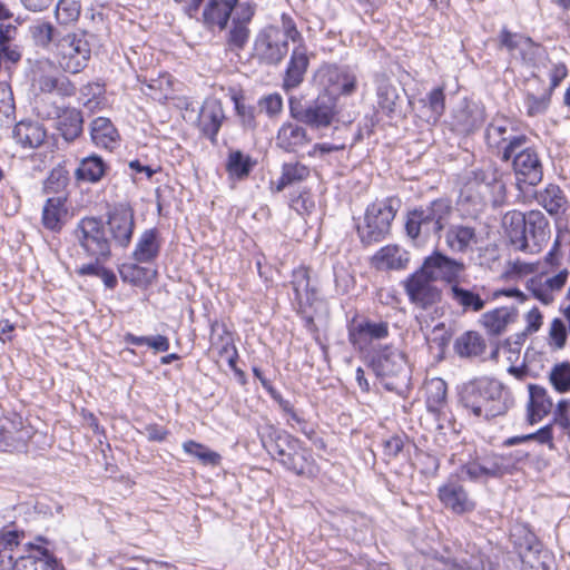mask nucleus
Returning <instances> with one entry per match:
<instances>
[{
	"label": "nucleus",
	"instance_id": "60",
	"mask_svg": "<svg viewBox=\"0 0 570 570\" xmlns=\"http://www.w3.org/2000/svg\"><path fill=\"white\" fill-rule=\"evenodd\" d=\"M570 400L569 399H562L560 400L556 409L553 411V420L552 425L556 424L560 426L563 432L570 436Z\"/></svg>",
	"mask_w": 570,
	"mask_h": 570
},
{
	"label": "nucleus",
	"instance_id": "50",
	"mask_svg": "<svg viewBox=\"0 0 570 570\" xmlns=\"http://www.w3.org/2000/svg\"><path fill=\"white\" fill-rule=\"evenodd\" d=\"M30 33L35 43L42 48H48L52 42L56 43L57 40L63 36V32L59 28L46 21L31 26Z\"/></svg>",
	"mask_w": 570,
	"mask_h": 570
},
{
	"label": "nucleus",
	"instance_id": "49",
	"mask_svg": "<svg viewBox=\"0 0 570 570\" xmlns=\"http://www.w3.org/2000/svg\"><path fill=\"white\" fill-rule=\"evenodd\" d=\"M19 534L14 530L0 531V570L13 567V549L19 546Z\"/></svg>",
	"mask_w": 570,
	"mask_h": 570
},
{
	"label": "nucleus",
	"instance_id": "8",
	"mask_svg": "<svg viewBox=\"0 0 570 570\" xmlns=\"http://www.w3.org/2000/svg\"><path fill=\"white\" fill-rule=\"evenodd\" d=\"M91 57L86 32H66L56 42V58L60 68L70 73L83 70Z\"/></svg>",
	"mask_w": 570,
	"mask_h": 570
},
{
	"label": "nucleus",
	"instance_id": "25",
	"mask_svg": "<svg viewBox=\"0 0 570 570\" xmlns=\"http://www.w3.org/2000/svg\"><path fill=\"white\" fill-rule=\"evenodd\" d=\"M527 229L524 230L527 242L530 243V247L527 252L537 253L540 250L543 243L549 239L550 225L540 210H530L525 214Z\"/></svg>",
	"mask_w": 570,
	"mask_h": 570
},
{
	"label": "nucleus",
	"instance_id": "18",
	"mask_svg": "<svg viewBox=\"0 0 570 570\" xmlns=\"http://www.w3.org/2000/svg\"><path fill=\"white\" fill-rule=\"evenodd\" d=\"M421 570H483V560L479 554L462 553L450 559L443 556H420Z\"/></svg>",
	"mask_w": 570,
	"mask_h": 570
},
{
	"label": "nucleus",
	"instance_id": "3",
	"mask_svg": "<svg viewBox=\"0 0 570 570\" xmlns=\"http://www.w3.org/2000/svg\"><path fill=\"white\" fill-rule=\"evenodd\" d=\"M301 40L302 32L294 17L283 12L277 23L264 27L256 35L254 56L261 63L275 67L287 56L289 41L294 45Z\"/></svg>",
	"mask_w": 570,
	"mask_h": 570
},
{
	"label": "nucleus",
	"instance_id": "45",
	"mask_svg": "<svg viewBox=\"0 0 570 570\" xmlns=\"http://www.w3.org/2000/svg\"><path fill=\"white\" fill-rule=\"evenodd\" d=\"M454 117L455 126L464 134L473 132L484 120L483 110L478 106H465L459 109Z\"/></svg>",
	"mask_w": 570,
	"mask_h": 570
},
{
	"label": "nucleus",
	"instance_id": "31",
	"mask_svg": "<svg viewBox=\"0 0 570 570\" xmlns=\"http://www.w3.org/2000/svg\"><path fill=\"white\" fill-rule=\"evenodd\" d=\"M553 407L548 391L535 384H529L528 422L533 425L547 416Z\"/></svg>",
	"mask_w": 570,
	"mask_h": 570
},
{
	"label": "nucleus",
	"instance_id": "27",
	"mask_svg": "<svg viewBox=\"0 0 570 570\" xmlns=\"http://www.w3.org/2000/svg\"><path fill=\"white\" fill-rule=\"evenodd\" d=\"M377 106L387 117H392L397 111L400 96L396 87L385 73L374 76Z\"/></svg>",
	"mask_w": 570,
	"mask_h": 570
},
{
	"label": "nucleus",
	"instance_id": "53",
	"mask_svg": "<svg viewBox=\"0 0 570 570\" xmlns=\"http://www.w3.org/2000/svg\"><path fill=\"white\" fill-rule=\"evenodd\" d=\"M549 382L559 393L570 392V363L554 364L549 372Z\"/></svg>",
	"mask_w": 570,
	"mask_h": 570
},
{
	"label": "nucleus",
	"instance_id": "38",
	"mask_svg": "<svg viewBox=\"0 0 570 570\" xmlns=\"http://www.w3.org/2000/svg\"><path fill=\"white\" fill-rule=\"evenodd\" d=\"M11 570H57V561L46 550L37 548L14 559Z\"/></svg>",
	"mask_w": 570,
	"mask_h": 570
},
{
	"label": "nucleus",
	"instance_id": "48",
	"mask_svg": "<svg viewBox=\"0 0 570 570\" xmlns=\"http://www.w3.org/2000/svg\"><path fill=\"white\" fill-rule=\"evenodd\" d=\"M309 173V167L299 161L285 163L282 167V176L277 181L276 190L281 191L288 185L305 180Z\"/></svg>",
	"mask_w": 570,
	"mask_h": 570
},
{
	"label": "nucleus",
	"instance_id": "35",
	"mask_svg": "<svg viewBox=\"0 0 570 570\" xmlns=\"http://www.w3.org/2000/svg\"><path fill=\"white\" fill-rule=\"evenodd\" d=\"M56 128L67 142L75 141L83 131L82 112L75 107H66L56 122Z\"/></svg>",
	"mask_w": 570,
	"mask_h": 570
},
{
	"label": "nucleus",
	"instance_id": "47",
	"mask_svg": "<svg viewBox=\"0 0 570 570\" xmlns=\"http://www.w3.org/2000/svg\"><path fill=\"white\" fill-rule=\"evenodd\" d=\"M256 161L240 150L230 151L226 163V170L232 177L237 179L246 178L253 170Z\"/></svg>",
	"mask_w": 570,
	"mask_h": 570
},
{
	"label": "nucleus",
	"instance_id": "57",
	"mask_svg": "<svg viewBox=\"0 0 570 570\" xmlns=\"http://www.w3.org/2000/svg\"><path fill=\"white\" fill-rule=\"evenodd\" d=\"M236 114L240 119V124L246 130H255L257 128L256 107L246 105L243 99L233 97Z\"/></svg>",
	"mask_w": 570,
	"mask_h": 570
},
{
	"label": "nucleus",
	"instance_id": "41",
	"mask_svg": "<svg viewBox=\"0 0 570 570\" xmlns=\"http://www.w3.org/2000/svg\"><path fill=\"white\" fill-rule=\"evenodd\" d=\"M236 3L237 0H209L203 13L205 22L224 29Z\"/></svg>",
	"mask_w": 570,
	"mask_h": 570
},
{
	"label": "nucleus",
	"instance_id": "62",
	"mask_svg": "<svg viewBox=\"0 0 570 570\" xmlns=\"http://www.w3.org/2000/svg\"><path fill=\"white\" fill-rule=\"evenodd\" d=\"M426 105L434 119H439L445 109V95L443 88L438 87L431 90L426 96Z\"/></svg>",
	"mask_w": 570,
	"mask_h": 570
},
{
	"label": "nucleus",
	"instance_id": "2",
	"mask_svg": "<svg viewBox=\"0 0 570 570\" xmlns=\"http://www.w3.org/2000/svg\"><path fill=\"white\" fill-rule=\"evenodd\" d=\"M261 440L272 459L287 471L306 478H313L316 474L317 469L312 454L297 438L288 432L269 426Z\"/></svg>",
	"mask_w": 570,
	"mask_h": 570
},
{
	"label": "nucleus",
	"instance_id": "55",
	"mask_svg": "<svg viewBox=\"0 0 570 570\" xmlns=\"http://www.w3.org/2000/svg\"><path fill=\"white\" fill-rule=\"evenodd\" d=\"M105 94V86L99 81L83 85L79 90V101L88 109H95Z\"/></svg>",
	"mask_w": 570,
	"mask_h": 570
},
{
	"label": "nucleus",
	"instance_id": "1",
	"mask_svg": "<svg viewBox=\"0 0 570 570\" xmlns=\"http://www.w3.org/2000/svg\"><path fill=\"white\" fill-rule=\"evenodd\" d=\"M462 404L476 417L491 420L503 415L513 405V399L504 385L491 377H478L463 384Z\"/></svg>",
	"mask_w": 570,
	"mask_h": 570
},
{
	"label": "nucleus",
	"instance_id": "33",
	"mask_svg": "<svg viewBox=\"0 0 570 570\" xmlns=\"http://www.w3.org/2000/svg\"><path fill=\"white\" fill-rule=\"evenodd\" d=\"M309 140L311 138L306 129L293 122L283 124L276 136V145L287 153L297 151L298 148L308 144Z\"/></svg>",
	"mask_w": 570,
	"mask_h": 570
},
{
	"label": "nucleus",
	"instance_id": "26",
	"mask_svg": "<svg viewBox=\"0 0 570 570\" xmlns=\"http://www.w3.org/2000/svg\"><path fill=\"white\" fill-rule=\"evenodd\" d=\"M160 248L161 238L159 230L157 228H149L139 235L131 257L140 264L153 263L158 258Z\"/></svg>",
	"mask_w": 570,
	"mask_h": 570
},
{
	"label": "nucleus",
	"instance_id": "56",
	"mask_svg": "<svg viewBox=\"0 0 570 570\" xmlns=\"http://www.w3.org/2000/svg\"><path fill=\"white\" fill-rule=\"evenodd\" d=\"M183 448L186 453L196 456L204 464L216 465L220 461V455L217 452L195 441L185 442Z\"/></svg>",
	"mask_w": 570,
	"mask_h": 570
},
{
	"label": "nucleus",
	"instance_id": "7",
	"mask_svg": "<svg viewBox=\"0 0 570 570\" xmlns=\"http://www.w3.org/2000/svg\"><path fill=\"white\" fill-rule=\"evenodd\" d=\"M73 236L87 256L97 261L110 258L111 240L100 218L94 216L81 218L73 230Z\"/></svg>",
	"mask_w": 570,
	"mask_h": 570
},
{
	"label": "nucleus",
	"instance_id": "32",
	"mask_svg": "<svg viewBox=\"0 0 570 570\" xmlns=\"http://www.w3.org/2000/svg\"><path fill=\"white\" fill-rule=\"evenodd\" d=\"M13 138L23 148H38L45 142L47 130L38 121L21 120L13 128Z\"/></svg>",
	"mask_w": 570,
	"mask_h": 570
},
{
	"label": "nucleus",
	"instance_id": "20",
	"mask_svg": "<svg viewBox=\"0 0 570 570\" xmlns=\"http://www.w3.org/2000/svg\"><path fill=\"white\" fill-rule=\"evenodd\" d=\"M225 120V112L222 102L216 98L204 100L196 121L197 128L212 142H216V137Z\"/></svg>",
	"mask_w": 570,
	"mask_h": 570
},
{
	"label": "nucleus",
	"instance_id": "15",
	"mask_svg": "<svg viewBox=\"0 0 570 570\" xmlns=\"http://www.w3.org/2000/svg\"><path fill=\"white\" fill-rule=\"evenodd\" d=\"M289 111L295 120L315 129L327 128L335 117L334 101L328 96H318L306 107L291 106Z\"/></svg>",
	"mask_w": 570,
	"mask_h": 570
},
{
	"label": "nucleus",
	"instance_id": "42",
	"mask_svg": "<svg viewBox=\"0 0 570 570\" xmlns=\"http://www.w3.org/2000/svg\"><path fill=\"white\" fill-rule=\"evenodd\" d=\"M107 164L98 155H90L83 158L75 171L78 180L98 183L105 176Z\"/></svg>",
	"mask_w": 570,
	"mask_h": 570
},
{
	"label": "nucleus",
	"instance_id": "19",
	"mask_svg": "<svg viewBox=\"0 0 570 570\" xmlns=\"http://www.w3.org/2000/svg\"><path fill=\"white\" fill-rule=\"evenodd\" d=\"M309 66L308 48L302 36L301 41H295L291 52L285 73L283 87L286 90L297 88L303 81Z\"/></svg>",
	"mask_w": 570,
	"mask_h": 570
},
{
	"label": "nucleus",
	"instance_id": "39",
	"mask_svg": "<svg viewBox=\"0 0 570 570\" xmlns=\"http://www.w3.org/2000/svg\"><path fill=\"white\" fill-rule=\"evenodd\" d=\"M67 215L66 198L50 197L42 208V225L51 232H60Z\"/></svg>",
	"mask_w": 570,
	"mask_h": 570
},
{
	"label": "nucleus",
	"instance_id": "64",
	"mask_svg": "<svg viewBox=\"0 0 570 570\" xmlns=\"http://www.w3.org/2000/svg\"><path fill=\"white\" fill-rule=\"evenodd\" d=\"M550 344H553L557 348H562L567 342V326L560 318H554L549 328Z\"/></svg>",
	"mask_w": 570,
	"mask_h": 570
},
{
	"label": "nucleus",
	"instance_id": "14",
	"mask_svg": "<svg viewBox=\"0 0 570 570\" xmlns=\"http://www.w3.org/2000/svg\"><path fill=\"white\" fill-rule=\"evenodd\" d=\"M109 233L111 245L125 249L129 246L135 230L134 210L126 205L115 206L107 214L105 224Z\"/></svg>",
	"mask_w": 570,
	"mask_h": 570
},
{
	"label": "nucleus",
	"instance_id": "59",
	"mask_svg": "<svg viewBox=\"0 0 570 570\" xmlns=\"http://www.w3.org/2000/svg\"><path fill=\"white\" fill-rule=\"evenodd\" d=\"M249 38V29L239 18H233V27L228 36V45L234 49H243Z\"/></svg>",
	"mask_w": 570,
	"mask_h": 570
},
{
	"label": "nucleus",
	"instance_id": "52",
	"mask_svg": "<svg viewBox=\"0 0 570 570\" xmlns=\"http://www.w3.org/2000/svg\"><path fill=\"white\" fill-rule=\"evenodd\" d=\"M80 12V0H59L55 16L59 26H70L79 19Z\"/></svg>",
	"mask_w": 570,
	"mask_h": 570
},
{
	"label": "nucleus",
	"instance_id": "43",
	"mask_svg": "<svg viewBox=\"0 0 570 570\" xmlns=\"http://www.w3.org/2000/svg\"><path fill=\"white\" fill-rule=\"evenodd\" d=\"M487 347L484 338L474 331L460 335L454 343V350L461 357H475L484 353Z\"/></svg>",
	"mask_w": 570,
	"mask_h": 570
},
{
	"label": "nucleus",
	"instance_id": "23",
	"mask_svg": "<svg viewBox=\"0 0 570 570\" xmlns=\"http://www.w3.org/2000/svg\"><path fill=\"white\" fill-rule=\"evenodd\" d=\"M481 291L484 292V287L473 285L471 288H465L458 283L449 288V296L463 313H479L484 309L488 302Z\"/></svg>",
	"mask_w": 570,
	"mask_h": 570
},
{
	"label": "nucleus",
	"instance_id": "54",
	"mask_svg": "<svg viewBox=\"0 0 570 570\" xmlns=\"http://www.w3.org/2000/svg\"><path fill=\"white\" fill-rule=\"evenodd\" d=\"M551 102V91H544L542 95L537 96L532 92H527L524 97L525 114L528 117L534 118L542 116L549 109Z\"/></svg>",
	"mask_w": 570,
	"mask_h": 570
},
{
	"label": "nucleus",
	"instance_id": "28",
	"mask_svg": "<svg viewBox=\"0 0 570 570\" xmlns=\"http://www.w3.org/2000/svg\"><path fill=\"white\" fill-rule=\"evenodd\" d=\"M90 137L99 148L114 150L119 146L120 135L110 119L106 117H97L91 121Z\"/></svg>",
	"mask_w": 570,
	"mask_h": 570
},
{
	"label": "nucleus",
	"instance_id": "13",
	"mask_svg": "<svg viewBox=\"0 0 570 570\" xmlns=\"http://www.w3.org/2000/svg\"><path fill=\"white\" fill-rule=\"evenodd\" d=\"M510 161L518 183L537 186L543 179V163L538 149L524 145L512 154Z\"/></svg>",
	"mask_w": 570,
	"mask_h": 570
},
{
	"label": "nucleus",
	"instance_id": "29",
	"mask_svg": "<svg viewBox=\"0 0 570 570\" xmlns=\"http://www.w3.org/2000/svg\"><path fill=\"white\" fill-rule=\"evenodd\" d=\"M503 226L511 245L522 252H527L530 243L527 242L524 230L527 229L525 214L519 210L508 212L503 217Z\"/></svg>",
	"mask_w": 570,
	"mask_h": 570
},
{
	"label": "nucleus",
	"instance_id": "44",
	"mask_svg": "<svg viewBox=\"0 0 570 570\" xmlns=\"http://www.w3.org/2000/svg\"><path fill=\"white\" fill-rule=\"evenodd\" d=\"M426 409L431 413H440L446 404L448 385L444 380L433 377L425 384Z\"/></svg>",
	"mask_w": 570,
	"mask_h": 570
},
{
	"label": "nucleus",
	"instance_id": "12",
	"mask_svg": "<svg viewBox=\"0 0 570 570\" xmlns=\"http://www.w3.org/2000/svg\"><path fill=\"white\" fill-rule=\"evenodd\" d=\"M409 301L417 308L428 309L442 299V291L419 268L403 282Z\"/></svg>",
	"mask_w": 570,
	"mask_h": 570
},
{
	"label": "nucleus",
	"instance_id": "63",
	"mask_svg": "<svg viewBox=\"0 0 570 570\" xmlns=\"http://www.w3.org/2000/svg\"><path fill=\"white\" fill-rule=\"evenodd\" d=\"M14 112V100L11 87L7 82H0V120L9 118Z\"/></svg>",
	"mask_w": 570,
	"mask_h": 570
},
{
	"label": "nucleus",
	"instance_id": "58",
	"mask_svg": "<svg viewBox=\"0 0 570 570\" xmlns=\"http://www.w3.org/2000/svg\"><path fill=\"white\" fill-rule=\"evenodd\" d=\"M69 181L68 173L63 168H55L43 183V190L47 194L60 193Z\"/></svg>",
	"mask_w": 570,
	"mask_h": 570
},
{
	"label": "nucleus",
	"instance_id": "34",
	"mask_svg": "<svg viewBox=\"0 0 570 570\" xmlns=\"http://www.w3.org/2000/svg\"><path fill=\"white\" fill-rule=\"evenodd\" d=\"M410 262V254L397 245H386L373 256L377 269H404Z\"/></svg>",
	"mask_w": 570,
	"mask_h": 570
},
{
	"label": "nucleus",
	"instance_id": "30",
	"mask_svg": "<svg viewBox=\"0 0 570 570\" xmlns=\"http://www.w3.org/2000/svg\"><path fill=\"white\" fill-rule=\"evenodd\" d=\"M324 76L338 94L350 96L356 91L357 77L348 66L331 65L324 69Z\"/></svg>",
	"mask_w": 570,
	"mask_h": 570
},
{
	"label": "nucleus",
	"instance_id": "24",
	"mask_svg": "<svg viewBox=\"0 0 570 570\" xmlns=\"http://www.w3.org/2000/svg\"><path fill=\"white\" fill-rule=\"evenodd\" d=\"M519 318V309L515 305L501 306L482 314L480 323L491 336L502 335L509 325Z\"/></svg>",
	"mask_w": 570,
	"mask_h": 570
},
{
	"label": "nucleus",
	"instance_id": "46",
	"mask_svg": "<svg viewBox=\"0 0 570 570\" xmlns=\"http://www.w3.org/2000/svg\"><path fill=\"white\" fill-rule=\"evenodd\" d=\"M139 264L137 262L122 264L119 268L121 279L135 286L150 284L157 272Z\"/></svg>",
	"mask_w": 570,
	"mask_h": 570
},
{
	"label": "nucleus",
	"instance_id": "16",
	"mask_svg": "<svg viewBox=\"0 0 570 570\" xmlns=\"http://www.w3.org/2000/svg\"><path fill=\"white\" fill-rule=\"evenodd\" d=\"M462 480L466 479L460 476L458 470L438 490V498L442 504L456 514L469 513L475 509V502L462 485Z\"/></svg>",
	"mask_w": 570,
	"mask_h": 570
},
{
	"label": "nucleus",
	"instance_id": "17",
	"mask_svg": "<svg viewBox=\"0 0 570 570\" xmlns=\"http://www.w3.org/2000/svg\"><path fill=\"white\" fill-rule=\"evenodd\" d=\"M390 335V325L385 321L361 318L353 321L348 327V338L354 347L364 348L374 341L384 340Z\"/></svg>",
	"mask_w": 570,
	"mask_h": 570
},
{
	"label": "nucleus",
	"instance_id": "9",
	"mask_svg": "<svg viewBox=\"0 0 570 570\" xmlns=\"http://www.w3.org/2000/svg\"><path fill=\"white\" fill-rule=\"evenodd\" d=\"M509 461L501 453L485 452L476 454L459 468V475L478 483H485L491 479H501L509 474Z\"/></svg>",
	"mask_w": 570,
	"mask_h": 570
},
{
	"label": "nucleus",
	"instance_id": "11",
	"mask_svg": "<svg viewBox=\"0 0 570 570\" xmlns=\"http://www.w3.org/2000/svg\"><path fill=\"white\" fill-rule=\"evenodd\" d=\"M370 365L381 380L397 379L404 382L409 379L406 357L396 347L385 345L379 348L372 355Z\"/></svg>",
	"mask_w": 570,
	"mask_h": 570
},
{
	"label": "nucleus",
	"instance_id": "36",
	"mask_svg": "<svg viewBox=\"0 0 570 570\" xmlns=\"http://www.w3.org/2000/svg\"><path fill=\"white\" fill-rule=\"evenodd\" d=\"M537 202L552 216L563 214L568 207V200L557 184H548L535 195Z\"/></svg>",
	"mask_w": 570,
	"mask_h": 570
},
{
	"label": "nucleus",
	"instance_id": "6",
	"mask_svg": "<svg viewBox=\"0 0 570 570\" xmlns=\"http://www.w3.org/2000/svg\"><path fill=\"white\" fill-rule=\"evenodd\" d=\"M397 204V199L385 198L366 207L363 222L356 225L357 235L363 245L370 246L386 238L397 212L394 205Z\"/></svg>",
	"mask_w": 570,
	"mask_h": 570
},
{
	"label": "nucleus",
	"instance_id": "22",
	"mask_svg": "<svg viewBox=\"0 0 570 570\" xmlns=\"http://www.w3.org/2000/svg\"><path fill=\"white\" fill-rule=\"evenodd\" d=\"M444 240L446 247L453 254H465L473 252L479 243V237L475 227L464 224H454L446 229Z\"/></svg>",
	"mask_w": 570,
	"mask_h": 570
},
{
	"label": "nucleus",
	"instance_id": "51",
	"mask_svg": "<svg viewBox=\"0 0 570 570\" xmlns=\"http://www.w3.org/2000/svg\"><path fill=\"white\" fill-rule=\"evenodd\" d=\"M473 176L476 183L491 187L499 193H503L505 189V185L502 181V173L494 164L474 170Z\"/></svg>",
	"mask_w": 570,
	"mask_h": 570
},
{
	"label": "nucleus",
	"instance_id": "4",
	"mask_svg": "<svg viewBox=\"0 0 570 570\" xmlns=\"http://www.w3.org/2000/svg\"><path fill=\"white\" fill-rule=\"evenodd\" d=\"M453 213L452 203L448 198H438L421 205L407 213L405 222L406 235L416 244L423 245L430 238H440Z\"/></svg>",
	"mask_w": 570,
	"mask_h": 570
},
{
	"label": "nucleus",
	"instance_id": "61",
	"mask_svg": "<svg viewBox=\"0 0 570 570\" xmlns=\"http://www.w3.org/2000/svg\"><path fill=\"white\" fill-rule=\"evenodd\" d=\"M258 107L269 118L277 117L283 110V98L277 92L263 96L258 100Z\"/></svg>",
	"mask_w": 570,
	"mask_h": 570
},
{
	"label": "nucleus",
	"instance_id": "5",
	"mask_svg": "<svg viewBox=\"0 0 570 570\" xmlns=\"http://www.w3.org/2000/svg\"><path fill=\"white\" fill-rule=\"evenodd\" d=\"M485 141L502 161L508 163L514 151L529 142V137L520 129L518 120L497 115L487 126Z\"/></svg>",
	"mask_w": 570,
	"mask_h": 570
},
{
	"label": "nucleus",
	"instance_id": "40",
	"mask_svg": "<svg viewBox=\"0 0 570 570\" xmlns=\"http://www.w3.org/2000/svg\"><path fill=\"white\" fill-rule=\"evenodd\" d=\"M37 83L42 94H57L60 97H71L77 91L75 83L63 75H41Z\"/></svg>",
	"mask_w": 570,
	"mask_h": 570
},
{
	"label": "nucleus",
	"instance_id": "37",
	"mask_svg": "<svg viewBox=\"0 0 570 570\" xmlns=\"http://www.w3.org/2000/svg\"><path fill=\"white\" fill-rule=\"evenodd\" d=\"M292 286L299 305H312L317 298V288L311 281L309 269L299 267L294 271Z\"/></svg>",
	"mask_w": 570,
	"mask_h": 570
},
{
	"label": "nucleus",
	"instance_id": "21",
	"mask_svg": "<svg viewBox=\"0 0 570 570\" xmlns=\"http://www.w3.org/2000/svg\"><path fill=\"white\" fill-rule=\"evenodd\" d=\"M499 47L504 48L508 52H518L522 61L532 62L541 46L532 40V38L519 32H512L503 27L498 35Z\"/></svg>",
	"mask_w": 570,
	"mask_h": 570
},
{
	"label": "nucleus",
	"instance_id": "10",
	"mask_svg": "<svg viewBox=\"0 0 570 570\" xmlns=\"http://www.w3.org/2000/svg\"><path fill=\"white\" fill-rule=\"evenodd\" d=\"M434 283L442 282L450 287L461 283L466 266L462 261L452 258L440 250L426 256L420 267Z\"/></svg>",
	"mask_w": 570,
	"mask_h": 570
}]
</instances>
